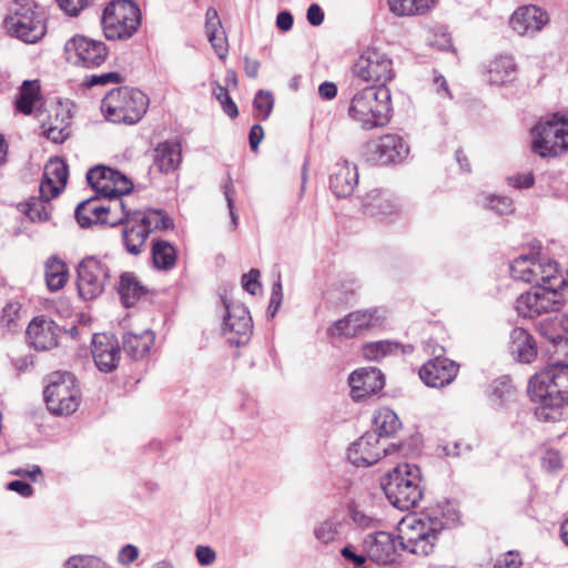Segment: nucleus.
Returning a JSON list of instances; mask_svg holds the SVG:
<instances>
[{
	"instance_id": "f257e3e1",
	"label": "nucleus",
	"mask_w": 568,
	"mask_h": 568,
	"mask_svg": "<svg viewBox=\"0 0 568 568\" xmlns=\"http://www.w3.org/2000/svg\"><path fill=\"white\" fill-rule=\"evenodd\" d=\"M528 394L539 404L535 410L539 420H556L557 409L568 404V364L556 363L535 374Z\"/></svg>"
},
{
	"instance_id": "f03ea898",
	"label": "nucleus",
	"mask_w": 568,
	"mask_h": 568,
	"mask_svg": "<svg viewBox=\"0 0 568 568\" xmlns=\"http://www.w3.org/2000/svg\"><path fill=\"white\" fill-rule=\"evenodd\" d=\"M457 521L456 511L445 514L439 509H433L424 518H412L404 521L397 536L400 550L416 555H429L434 549L437 535L443 529L454 527Z\"/></svg>"
},
{
	"instance_id": "7ed1b4c3",
	"label": "nucleus",
	"mask_w": 568,
	"mask_h": 568,
	"mask_svg": "<svg viewBox=\"0 0 568 568\" xmlns=\"http://www.w3.org/2000/svg\"><path fill=\"white\" fill-rule=\"evenodd\" d=\"M392 99L386 85H367L357 90L349 102L348 116L364 130L386 125L390 120Z\"/></svg>"
},
{
	"instance_id": "20e7f679",
	"label": "nucleus",
	"mask_w": 568,
	"mask_h": 568,
	"mask_svg": "<svg viewBox=\"0 0 568 568\" xmlns=\"http://www.w3.org/2000/svg\"><path fill=\"white\" fill-rule=\"evenodd\" d=\"M420 483V469L416 465L404 463L386 475L382 488L394 507L409 510L417 507L423 498Z\"/></svg>"
},
{
	"instance_id": "39448f33",
	"label": "nucleus",
	"mask_w": 568,
	"mask_h": 568,
	"mask_svg": "<svg viewBox=\"0 0 568 568\" xmlns=\"http://www.w3.org/2000/svg\"><path fill=\"white\" fill-rule=\"evenodd\" d=\"M149 98L141 90L121 87L106 93L101 102L105 119L113 123L135 124L146 113Z\"/></svg>"
},
{
	"instance_id": "423d86ee",
	"label": "nucleus",
	"mask_w": 568,
	"mask_h": 568,
	"mask_svg": "<svg viewBox=\"0 0 568 568\" xmlns=\"http://www.w3.org/2000/svg\"><path fill=\"white\" fill-rule=\"evenodd\" d=\"M9 32L27 43H34L45 34L42 11L33 0H14L4 19Z\"/></svg>"
},
{
	"instance_id": "0eeeda50",
	"label": "nucleus",
	"mask_w": 568,
	"mask_h": 568,
	"mask_svg": "<svg viewBox=\"0 0 568 568\" xmlns=\"http://www.w3.org/2000/svg\"><path fill=\"white\" fill-rule=\"evenodd\" d=\"M101 24L108 40H128L141 24V11L131 0H113L105 7Z\"/></svg>"
},
{
	"instance_id": "6e6552de",
	"label": "nucleus",
	"mask_w": 568,
	"mask_h": 568,
	"mask_svg": "<svg viewBox=\"0 0 568 568\" xmlns=\"http://www.w3.org/2000/svg\"><path fill=\"white\" fill-rule=\"evenodd\" d=\"M48 409L54 415L73 414L81 400L75 377L69 372H54L43 392Z\"/></svg>"
},
{
	"instance_id": "1a4fd4ad",
	"label": "nucleus",
	"mask_w": 568,
	"mask_h": 568,
	"mask_svg": "<svg viewBox=\"0 0 568 568\" xmlns=\"http://www.w3.org/2000/svg\"><path fill=\"white\" fill-rule=\"evenodd\" d=\"M77 287L80 297L92 301L105 290L111 278V260L109 256H87L77 268Z\"/></svg>"
},
{
	"instance_id": "9d476101",
	"label": "nucleus",
	"mask_w": 568,
	"mask_h": 568,
	"mask_svg": "<svg viewBox=\"0 0 568 568\" xmlns=\"http://www.w3.org/2000/svg\"><path fill=\"white\" fill-rule=\"evenodd\" d=\"M356 77L377 85H386L395 77L393 60L378 49L367 48L356 60L353 67Z\"/></svg>"
},
{
	"instance_id": "9b49d317",
	"label": "nucleus",
	"mask_w": 568,
	"mask_h": 568,
	"mask_svg": "<svg viewBox=\"0 0 568 568\" xmlns=\"http://www.w3.org/2000/svg\"><path fill=\"white\" fill-rule=\"evenodd\" d=\"M67 59L78 67L98 68L105 62L109 50L104 42L84 36H75L65 43Z\"/></svg>"
},
{
	"instance_id": "f8f14e48",
	"label": "nucleus",
	"mask_w": 568,
	"mask_h": 568,
	"mask_svg": "<svg viewBox=\"0 0 568 568\" xmlns=\"http://www.w3.org/2000/svg\"><path fill=\"white\" fill-rule=\"evenodd\" d=\"M87 181L101 197L128 195L133 189V183L126 175L105 165L90 169Z\"/></svg>"
},
{
	"instance_id": "ddd939ff",
	"label": "nucleus",
	"mask_w": 568,
	"mask_h": 568,
	"mask_svg": "<svg viewBox=\"0 0 568 568\" xmlns=\"http://www.w3.org/2000/svg\"><path fill=\"white\" fill-rule=\"evenodd\" d=\"M409 152L406 142L396 134H386L366 143L364 156L372 164L385 165L400 162Z\"/></svg>"
},
{
	"instance_id": "4468645a",
	"label": "nucleus",
	"mask_w": 568,
	"mask_h": 568,
	"mask_svg": "<svg viewBox=\"0 0 568 568\" xmlns=\"http://www.w3.org/2000/svg\"><path fill=\"white\" fill-rule=\"evenodd\" d=\"M397 446L395 444L388 446L383 445L376 433L366 432L351 444L347 458L357 467H367L376 464L382 457L388 455L390 450H395Z\"/></svg>"
},
{
	"instance_id": "2eb2a0df",
	"label": "nucleus",
	"mask_w": 568,
	"mask_h": 568,
	"mask_svg": "<svg viewBox=\"0 0 568 568\" xmlns=\"http://www.w3.org/2000/svg\"><path fill=\"white\" fill-rule=\"evenodd\" d=\"M223 303L226 310L222 327L224 336L235 346L246 344L253 332L248 310L243 304H229L226 301H223Z\"/></svg>"
},
{
	"instance_id": "dca6fc26",
	"label": "nucleus",
	"mask_w": 568,
	"mask_h": 568,
	"mask_svg": "<svg viewBox=\"0 0 568 568\" xmlns=\"http://www.w3.org/2000/svg\"><path fill=\"white\" fill-rule=\"evenodd\" d=\"M560 114H552L548 119H540L531 129L532 150L542 158L560 154L559 136Z\"/></svg>"
},
{
	"instance_id": "f3484780",
	"label": "nucleus",
	"mask_w": 568,
	"mask_h": 568,
	"mask_svg": "<svg viewBox=\"0 0 568 568\" xmlns=\"http://www.w3.org/2000/svg\"><path fill=\"white\" fill-rule=\"evenodd\" d=\"M382 325V316L376 308L352 312L336 321L328 329L331 336L354 337Z\"/></svg>"
},
{
	"instance_id": "a211bd4d",
	"label": "nucleus",
	"mask_w": 568,
	"mask_h": 568,
	"mask_svg": "<svg viewBox=\"0 0 568 568\" xmlns=\"http://www.w3.org/2000/svg\"><path fill=\"white\" fill-rule=\"evenodd\" d=\"M91 354L97 368L102 373L116 369L121 359V348L112 334H94L91 342Z\"/></svg>"
},
{
	"instance_id": "6ab92c4d",
	"label": "nucleus",
	"mask_w": 568,
	"mask_h": 568,
	"mask_svg": "<svg viewBox=\"0 0 568 568\" xmlns=\"http://www.w3.org/2000/svg\"><path fill=\"white\" fill-rule=\"evenodd\" d=\"M364 550L372 561L387 565L396 560L400 546L397 536L381 530L365 537Z\"/></svg>"
},
{
	"instance_id": "aec40b11",
	"label": "nucleus",
	"mask_w": 568,
	"mask_h": 568,
	"mask_svg": "<svg viewBox=\"0 0 568 568\" xmlns=\"http://www.w3.org/2000/svg\"><path fill=\"white\" fill-rule=\"evenodd\" d=\"M459 365L446 357L429 359L419 369L420 379L429 387L449 385L457 376Z\"/></svg>"
},
{
	"instance_id": "412c9836",
	"label": "nucleus",
	"mask_w": 568,
	"mask_h": 568,
	"mask_svg": "<svg viewBox=\"0 0 568 568\" xmlns=\"http://www.w3.org/2000/svg\"><path fill=\"white\" fill-rule=\"evenodd\" d=\"M549 21L541 8L528 4L518 8L510 17L509 24L519 36H530L540 31Z\"/></svg>"
},
{
	"instance_id": "4be33fe9",
	"label": "nucleus",
	"mask_w": 568,
	"mask_h": 568,
	"mask_svg": "<svg viewBox=\"0 0 568 568\" xmlns=\"http://www.w3.org/2000/svg\"><path fill=\"white\" fill-rule=\"evenodd\" d=\"M348 383L354 399H362L376 394L384 387V376L376 367H363L354 371Z\"/></svg>"
},
{
	"instance_id": "5701e85b",
	"label": "nucleus",
	"mask_w": 568,
	"mask_h": 568,
	"mask_svg": "<svg viewBox=\"0 0 568 568\" xmlns=\"http://www.w3.org/2000/svg\"><path fill=\"white\" fill-rule=\"evenodd\" d=\"M358 184V171L356 164L341 159L329 175V187L337 197H346L353 194Z\"/></svg>"
},
{
	"instance_id": "b1692460",
	"label": "nucleus",
	"mask_w": 568,
	"mask_h": 568,
	"mask_svg": "<svg viewBox=\"0 0 568 568\" xmlns=\"http://www.w3.org/2000/svg\"><path fill=\"white\" fill-rule=\"evenodd\" d=\"M59 326L43 316L33 318L27 328V336L31 346L38 351L50 349L58 344Z\"/></svg>"
},
{
	"instance_id": "393cba45",
	"label": "nucleus",
	"mask_w": 568,
	"mask_h": 568,
	"mask_svg": "<svg viewBox=\"0 0 568 568\" xmlns=\"http://www.w3.org/2000/svg\"><path fill=\"white\" fill-rule=\"evenodd\" d=\"M508 348L517 362L525 364L534 362L538 354L535 338L521 327H515L510 332Z\"/></svg>"
},
{
	"instance_id": "a878e982",
	"label": "nucleus",
	"mask_w": 568,
	"mask_h": 568,
	"mask_svg": "<svg viewBox=\"0 0 568 568\" xmlns=\"http://www.w3.org/2000/svg\"><path fill=\"white\" fill-rule=\"evenodd\" d=\"M148 236V229L144 227L134 214L123 224L122 242L129 254H141L144 250Z\"/></svg>"
},
{
	"instance_id": "bb28decb",
	"label": "nucleus",
	"mask_w": 568,
	"mask_h": 568,
	"mask_svg": "<svg viewBox=\"0 0 568 568\" xmlns=\"http://www.w3.org/2000/svg\"><path fill=\"white\" fill-rule=\"evenodd\" d=\"M517 65L511 55H499L487 68V81L493 85H506L515 81Z\"/></svg>"
},
{
	"instance_id": "cd10ccee",
	"label": "nucleus",
	"mask_w": 568,
	"mask_h": 568,
	"mask_svg": "<svg viewBox=\"0 0 568 568\" xmlns=\"http://www.w3.org/2000/svg\"><path fill=\"white\" fill-rule=\"evenodd\" d=\"M123 196L124 195L102 197L103 224L112 227L123 225L133 216L134 211L128 207Z\"/></svg>"
},
{
	"instance_id": "c85d7f7f",
	"label": "nucleus",
	"mask_w": 568,
	"mask_h": 568,
	"mask_svg": "<svg viewBox=\"0 0 568 568\" xmlns=\"http://www.w3.org/2000/svg\"><path fill=\"white\" fill-rule=\"evenodd\" d=\"M181 163V146L179 143L165 141L154 150L153 164L161 173L174 172Z\"/></svg>"
},
{
	"instance_id": "c756f323",
	"label": "nucleus",
	"mask_w": 568,
	"mask_h": 568,
	"mask_svg": "<svg viewBox=\"0 0 568 568\" xmlns=\"http://www.w3.org/2000/svg\"><path fill=\"white\" fill-rule=\"evenodd\" d=\"M154 339L155 336L151 329H144L141 333L126 332L122 336V345L130 357L139 359L148 355Z\"/></svg>"
},
{
	"instance_id": "7c9ffc66",
	"label": "nucleus",
	"mask_w": 568,
	"mask_h": 568,
	"mask_svg": "<svg viewBox=\"0 0 568 568\" xmlns=\"http://www.w3.org/2000/svg\"><path fill=\"white\" fill-rule=\"evenodd\" d=\"M397 209L394 196L386 191L373 190L364 200V210L368 215H390L397 212Z\"/></svg>"
},
{
	"instance_id": "2f4dec72",
	"label": "nucleus",
	"mask_w": 568,
	"mask_h": 568,
	"mask_svg": "<svg viewBox=\"0 0 568 568\" xmlns=\"http://www.w3.org/2000/svg\"><path fill=\"white\" fill-rule=\"evenodd\" d=\"M116 291L121 302L125 307H131L146 294V288L141 284L138 277L131 272H124L120 276Z\"/></svg>"
},
{
	"instance_id": "473e14b6",
	"label": "nucleus",
	"mask_w": 568,
	"mask_h": 568,
	"mask_svg": "<svg viewBox=\"0 0 568 568\" xmlns=\"http://www.w3.org/2000/svg\"><path fill=\"white\" fill-rule=\"evenodd\" d=\"M77 222L81 227H90L93 224H103L102 197L97 195L78 204L74 212Z\"/></svg>"
},
{
	"instance_id": "72a5a7b5",
	"label": "nucleus",
	"mask_w": 568,
	"mask_h": 568,
	"mask_svg": "<svg viewBox=\"0 0 568 568\" xmlns=\"http://www.w3.org/2000/svg\"><path fill=\"white\" fill-rule=\"evenodd\" d=\"M70 112L59 109L54 119L42 123L43 134L53 143H63L70 135Z\"/></svg>"
},
{
	"instance_id": "f704fd0d",
	"label": "nucleus",
	"mask_w": 568,
	"mask_h": 568,
	"mask_svg": "<svg viewBox=\"0 0 568 568\" xmlns=\"http://www.w3.org/2000/svg\"><path fill=\"white\" fill-rule=\"evenodd\" d=\"M536 328L541 337L554 345H559L560 343L566 342L568 313L564 315L562 320L558 316L544 318L538 322Z\"/></svg>"
},
{
	"instance_id": "c9c22d12",
	"label": "nucleus",
	"mask_w": 568,
	"mask_h": 568,
	"mask_svg": "<svg viewBox=\"0 0 568 568\" xmlns=\"http://www.w3.org/2000/svg\"><path fill=\"white\" fill-rule=\"evenodd\" d=\"M45 283L51 292L61 290L68 282L69 270L67 264L58 256H50L45 262Z\"/></svg>"
},
{
	"instance_id": "e433bc0d",
	"label": "nucleus",
	"mask_w": 568,
	"mask_h": 568,
	"mask_svg": "<svg viewBox=\"0 0 568 568\" xmlns=\"http://www.w3.org/2000/svg\"><path fill=\"white\" fill-rule=\"evenodd\" d=\"M400 428V422L394 410L388 407L377 409L373 417V430L378 438L390 437Z\"/></svg>"
},
{
	"instance_id": "4c0bfd02",
	"label": "nucleus",
	"mask_w": 568,
	"mask_h": 568,
	"mask_svg": "<svg viewBox=\"0 0 568 568\" xmlns=\"http://www.w3.org/2000/svg\"><path fill=\"white\" fill-rule=\"evenodd\" d=\"M138 220L148 229L149 234L154 231L170 230L174 226L173 220L162 210L148 209L134 211Z\"/></svg>"
},
{
	"instance_id": "58836bf2",
	"label": "nucleus",
	"mask_w": 568,
	"mask_h": 568,
	"mask_svg": "<svg viewBox=\"0 0 568 568\" xmlns=\"http://www.w3.org/2000/svg\"><path fill=\"white\" fill-rule=\"evenodd\" d=\"M436 0H388L389 10L398 17L425 14Z\"/></svg>"
},
{
	"instance_id": "ea45409f",
	"label": "nucleus",
	"mask_w": 568,
	"mask_h": 568,
	"mask_svg": "<svg viewBox=\"0 0 568 568\" xmlns=\"http://www.w3.org/2000/svg\"><path fill=\"white\" fill-rule=\"evenodd\" d=\"M537 262L530 255H520L516 257L509 265L510 274L514 280L525 283L536 282Z\"/></svg>"
},
{
	"instance_id": "a19ab883",
	"label": "nucleus",
	"mask_w": 568,
	"mask_h": 568,
	"mask_svg": "<svg viewBox=\"0 0 568 568\" xmlns=\"http://www.w3.org/2000/svg\"><path fill=\"white\" fill-rule=\"evenodd\" d=\"M152 258L156 268L171 270L176 262V251L168 241L158 240L152 245Z\"/></svg>"
},
{
	"instance_id": "79ce46f5",
	"label": "nucleus",
	"mask_w": 568,
	"mask_h": 568,
	"mask_svg": "<svg viewBox=\"0 0 568 568\" xmlns=\"http://www.w3.org/2000/svg\"><path fill=\"white\" fill-rule=\"evenodd\" d=\"M536 286L556 285L557 288L566 284V280L558 275V265L554 261L537 262L536 266Z\"/></svg>"
},
{
	"instance_id": "37998d69",
	"label": "nucleus",
	"mask_w": 568,
	"mask_h": 568,
	"mask_svg": "<svg viewBox=\"0 0 568 568\" xmlns=\"http://www.w3.org/2000/svg\"><path fill=\"white\" fill-rule=\"evenodd\" d=\"M40 85L38 81L26 80L20 87L19 98L16 108L23 114H31L34 102L39 99Z\"/></svg>"
},
{
	"instance_id": "c03bdc74",
	"label": "nucleus",
	"mask_w": 568,
	"mask_h": 568,
	"mask_svg": "<svg viewBox=\"0 0 568 568\" xmlns=\"http://www.w3.org/2000/svg\"><path fill=\"white\" fill-rule=\"evenodd\" d=\"M537 293H539V308L542 313L559 311L562 306V292H559L556 285H540L536 286Z\"/></svg>"
},
{
	"instance_id": "a18cd8bd",
	"label": "nucleus",
	"mask_w": 568,
	"mask_h": 568,
	"mask_svg": "<svg viewBox=\"0 0 568 568\" xmlns=\"http://www.w3.org/2000/svg\"><path fill=\"white\" fill-rule=\"evenodd\" d=\"M539 293H537L536 286L524 294H521L516 301V311L518 315L526 318H534L541 315L539 308Z\"/></svg>"
},
{
	"instance_id": "49530a36",
	"label": "nucleus",
	"mask_w": 568,
	"mask_h": 568,
	"mask_svg": "<svg viewBox=\"0 0 568 568\" xmlns=\"http://www.w3.org/2000/svg\"><path fill=\"white\" fill-rule=\"evenodd\" d=\"M515 395V387L511 385L508 377L496 379L491 385V400L496 405H503L513 399Z\"/></svg>"
},
{
	"instance_id": "de8ad7c7",
	"label": "nucleus",
	"mask_w": 568,
	"mask_h": 568,
	"mask_svg": "<svg viewBox=\"0 0 568 568\" xmlns=\"http://www.w3.org/2000/svg\"><path fill=\"white\" fill-rule=\"evenodd\" d=\"M52 205L48 201L39 197H32L27 203L26 214L32 222L48 221Z\"/></svg>"
},
{
	"instance_id": "09e8293b",
	"label": "nucleus",
	"mask_w": 568,
	"mask_h": 568,
	"mask_svg": "<svg viewBox=\"0 0 568 568\" xmlns=\"http://www.w3.org/2000/svg\"><path fill=\"white\" fill-rule=\"evenodd\" d=\"M44 176L65 187L69 176L68 165L59 158L51 159L44 168Z\"/></svg>"
},
{
	"instance_id": "8fccbe9b",
	"label": "nucleus",
	"mask_w": 568,
	"mask_h": 568,
	"mask_svg": "<svg viewBox=\"0 0 568 568\" xmlns=\"http://www.w3.org/2000/svg\"><path fill=\"white\" fill-rule=\"evenodd\" d=\"M253 106L256 112L255 118L265 121L274 106V98L270 91L260 90L253 100Z\"/></svg>"
},
{
	"instance_id": "3c124183",
	"label": "nucleus",
	"mask_w": 568,
	"mask_h": 568,
	"mask_svg": "<svg viewBox=\"0 0 568 568\" xmlns=\"http://www.w3.org/2000/svg\"><path fill=\"white\" fill-rule=\"evenodd\" d=\"M349 518L353 524L361 529H375L378 528L382 521L373 515L366 514L358 509L356 506H349Z\"/></svg>"
},
{
	"instance_id": "603ef678",
	"label": "nucleus",
	"mask_w": 568,
	"mask_h": 568,
	"mask_svg": "<svg viewBox=\"0 0 568 568\" xmlns=\"http://www.w3.org/2000/svg\"><path fill=\"white\" fill-rule=\"evenodd\" d=\"M213 95L216 98V100L220 102L223 111L231 118L234 119L239 114V109L235 102L230 97L229 90L219 84L214 83L212 88Z\"/></svg>"
},
{
	"instance_id": "864d4df0",
	"label": "nucleus",
	"mask_w": 568,
	"mask_h": 568,
	"mask_svg": "<svg viewBox=\"0 0 568 568\" xmlns=\"http://www.w3.org/2000/svg\"><path fill=\"white\" fill-rule=\"evenodd\" d=\"M339 526L341 524L333 519L324 520L315 528L314 535L323 544L332 542L339 534Z\"/></svg>"
},
{
	"instance_id": "5fc2aeb1",
	"label": "nucleus",
	"mask_w": 568,
	"mask_h": 568,
	"mask_svg": "<svg viewBox=\"0 0 568 568\" xmlns=\"http://www.w3.org/2000/svg\"><path fill=\"white\" fill-rule=\"evenodd\" d=\"M542 468L550 473L559 471L564 464L560 453L556 449H547L541 457Z\"/></svg>"
},
{
	"instance_id": "6e6d98bb",
	"label": "nucleus",
	"mask_w": 568,
	"mask_h": 568,
	"mask_svg": "<svg viewBox=\"0 0 568 568\" xmlns=\"http://www.w3.org/2000/svg\"><path fill=\"white\" fill-rule=\"evenodd\" d=\"M63 189L64 187L62 185L43 176L39 187V199H43L50 203V201L57 197L63 191Z\"/></svg>"
},
{
	"instance_id": "4d7b16f0",
	"label": "nucleus",
	"mask_w": 568,
	"mask_h": 568,
	"mask_svg": "<svg viewBox=\"0 0 568 568\" xmlns=\"http://www.w3.org/2000/svg\"><path fill=\"white\" fill-rule=\"evenodd\" d=\"M260 275L261 273L257 268H252L242 276L243 288L252 295H256L261 291Z\"/></svg>"
},
{
	"instance_id": "13d9d810",
	"label": "nucleus",
	"mask_w": 568,
	"mask_h": 568,
	"mask_svg": "<svg viewBox=\"0 0 568 568\" xmlns=\"http://www.w3.org/2000/svg\"><path fill=\"white\" fill-rule=\"evenodd\" d=\"M222 29V22L220 20L219 13L214 8H209L205 13V32L206 36L217 34Z\"/></svg>"
},
{
	"instance_id": "bf43d9fd",
	"label": "nucleus",
	"mask_w": 568,
	"mask_h": 568,
	"mask_svg": "<svg viewBox=\"0 0 568 568\" xmlns=\"http://www.w3.org/2000/svg\"><path fill=\"white\" fill-rule=\"evenodd\" d=\"M489 205L493 211L500 215L511 213L514 210L513 201L508 196L493 195L489 199Z\"/></svg>"
},
{
	"instance_id": "052dcab7",
	"label": "nucleus",
	"mask_w": 568,
	"mask_h": 568,
	"mask_svg": "<svg viewBox=\"0 0 568 568\" xmlns=\"http://www.w3.org/2000/svg\"><path fill=\"white\" fill-rule=\"evenodd\" d=\"M233 185L232 180L229 178V182L224 185V195L227 202V207L230 212L232 230H235L239 225V215L235 211L234 199H233Z\"/></svg>"
},
{
	"instance_id": "680f3d73",
	"label": "nucleus",
	"mask_w": 568,
	"mask_h": 568,
	"mask_svg": "<svg viewBox=\"0 0 568 568\" xmlns=\"http://www.w3.org/2000/svg\"><path fill=\"white\" fill-rule=\"evenodd\" d=\"M212 48L220 59H225L227 53V40L224 31L207 37Z\"/></svg>"
},
{
	"instance_id": "e2e57ef3",
	"label": "nucleus",
	"mask_w": 568,
	"mask_h": 568,
	"mask_svg": "<svg viewBox=\"0 0 568 568\" xmlns=\"http://www.w3.org/2000/svg\"><path fill=\"white\" fill-rule=\"evenodd\" d=\"M59 7L69 16H77L90 2V0H57Z\"/></svg>"
},
{
	"instance_id": "0e129e2a",
	"label": "nucleus",
	"mask_w": 568,
	"mask_h": 568,
	"mask_svg": "<svg viewBox=\"0 0 568 568\" xmlns=\"http://www.w3.org/2000/svg\"><path fill=\"white\" fill-rule=\"evenodd\" d=\"M122 80V77L120 73L118 72H108V73H103V74H100V75H91L88 80H87V84L89 87H93V85H100V84H106V83H119L121 82Z\"/></svg>"
},
{
	"instance_id": "69168bd1",
	"label": "nucleus",
	"mask_w": 568,
	"mask_h": 568,
	"mask_svg": "<svg viewBox=\"0 0 568 568\" xmlns=\"http://www.w3.org/2000/svg\"><path fill=\"white\" fill-rule=\"evenodd\" d=\"M20 310V305L17 302H9L4 305L2 308V315H1V324L9 327L13 322L14 318L18 315V312Z\"/></svg>"
},
{
	"instance_id": "338daca9",
	"label": "nucleus",
	"mask_w": 568,
	"mask_h": 568,
	"mask_svg": "<svg viewBox=\"0 0 568 568\" xmlns=\"http://www.w3.org/2000/svg\"><path fill=\"white\" fill-rule=\"evenodd\" d=\"M195 556L197 561L203 566L212 565L216 559L215 551L209 546H197Z\"/></svg>"
},
{
	"instance_id": "774afa93",
	"label": "nucleus",
	"mask_w": 568,
	"mask_h": 568,
	"mask_svg": "<svg viewBox=\"0 0 568 568\" xmlns=\"http://www.w3.org/2000/svg\"><path fill=\"white\" fill-rule=\"evenodd\" d=\"M534 181L535 178L531 172L508 178L509 184L516 189H528L534 184Z\"/></svg>"
}]
</instances>
